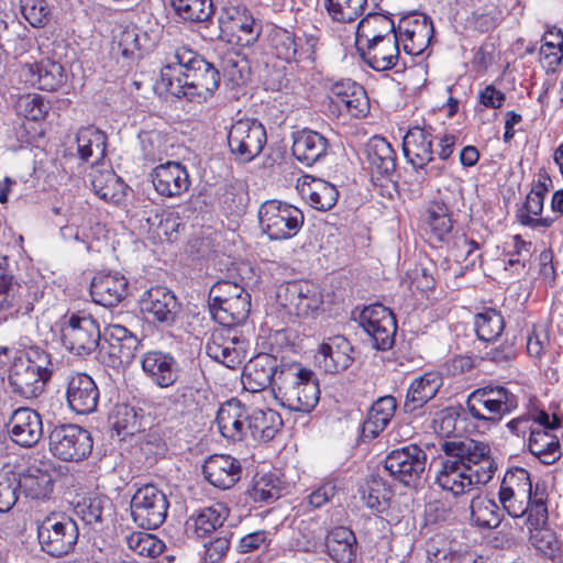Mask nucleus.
Segmentation results:
<instances>
[{"label": "nucleus", "mask_w": 563, "mask_h": 563, "mask_svg": "<svg viewBox=\"0 0 563 563\" xmlns=\"http://www.w3.org/2000/svg\"><path fill=\"white\" fill-rule=\"evenodd\" d=\"M442 460L435 483L453 496L468 493L475 485H485L494 476L497 463L487 443L474 439L444 441Z\"/></svg>", "instance_id": "1"}, {"label": "nucleus", "mask_w": 563, "mask_h": 563, "mask_svg": "<svg viewBox=\"0 0 563 563\" xmlns=\"http://www.w3.org/2000/svg\"><path fill=\"white\" fill-rule=\"evenodd\" d=\"M220 79V71L212 63L185 45L175 47L161 69L165 91L189 101H206L219 88Z\"/></svg>", "instance_id": "2"}, {"label": "nucleus", "mask_w": 563, "mask_h": 563, "mask_svg": "<svg viewBox=\"0 0 563 563\" xmlns=\"http://www.w3.org/2000/svg\"><path fill=\"white\" fill-rule=\"evenodd\" d=\"M251 312V295L243 294L210 311L222 327L212 331L206 344L207 355L228 368L243 363L250 349L249 339L236 328L246 321Z\"/></svg>", "instance_id": "3"}, {"label": "nucleus", "mask_w": 563, "mask_h": 563, "mask_svg": "<svg viewBox=\"0 0 563 563\" xmlns=\"http://www.w3.org/2000/svg\"><path fill=\"white\" fill-rule=\"evenodd\" d=\"M548 494L541 483L533 487L530 473L523 467L509 468L500 483L498 503L511 518L527 516V525L538 527L548 521Z\"/></svg>", "instance_id": "4"}, {"label": "nucleus", "mask_w": 563, "mask_h": 563, "mask_svg": "<svg viewBox=\"0 0 563 563\" xmlns=\"http://www.w3.org/2000/svg\"><path fill=\"white\" fill-rule=\"evenodd\" d=\"M55 372L52 354L37 345L19 350L11 362L8 382L11 391L25 399L41 396Z\"/></svg>", "instance_id": "5"}, {"label": "nucleus", "mask_w": 563, "mask_h": 563, "mask_svg": "<svg viewBox=\"0 0 563 563\" xmlns=\"http://www.w3.org/2000/svg\"><path fill=\"white\" fill-rule=\"evenodd\" d=\"M274 397L289 410L310 412L320 398L318 379L311 369L300 363L282 364L274 387Z\"/></svg>", "instance_id": "6"}, {"label": "nucleus", "mask_w": 563, "mask_h": 563, "mask_svg": "<svg viewBox=\"0 0 563 563\" xmlns=\"http://www.w3.org/2000/svg\"><path fill=\"white\" fill-rule=\"evenodd\" d=\"M519 407V398L509 388L488 384L473 390L466 400L470 416L484 427L497 426Z\"/></svg>", "instance_id": "7"}, {"label": "nucleus", "mask_w": 563, "mask_h": 563, "mask_svg": "<svg viewBox=\"0 0 563 563\" xmlns=\"http://www.w3.org/2000/svg\"><path fill=\"white\" fill-rule=\"evenodd\" d=\"M265 37L272 53L287 63H295L302 69H313L316 52L319 45V31L305 33L303 42L298 41L291 31L268 24L265 27Z\"/></svg>", "instance_id": "8"}, {"label": "nucleus", "mask_w": 563, "mask_h": 563, "mask_svg": "<svg viewBox=\"0 0 563 563\" xmlns=\"http://www.w3.org/2000/svg\"><path fill=\"white\" fill-rule=\"evenodd\" d=\"M278 311L288 321L307 318L318 312L323 305L319 285L309 280H292L279 285L276 292Z\"/></svg>", "instance_id": "9"}, {"label": "nucleus", "mask_w": 563, "mask_h": 563, "mask_svg": "<svg viewBox=\"0 0 563 563\" xmlns=\"http://www.w3.org/2000/svg\"><path fill=\"white\" fill-rule=\"evenodd\" d=\"M77 523L63 514H49L37 521V541L41 550L52 558L70 553L78 541Z\"/></svg>", "instance_id": "10"}, {"label": "nucleus", "mask_w": 563, "mask_h": 563, "mask_svg": "<svg viewBox=\"0 0 563 563\" xmlns=\"http://www.w3.org/2000/svg\"><path fill=\"white\" fill-rule=\"evenodd\" d=\"M92 448L93 440L90 432L79 424H56L49 431L48 449L59 461L81 462L91 454Z\"/></svg>", "instance_id": "11"}, {"label": "nucleus", "mask_w": 563, "mask_h": 563, "mask_svg": "<svg viewBox=\"0 0 563 563\" xmlns=\"http://www.w3.org/2000/svg\"><path fill=\"white\" fill-rule=\"evenodd\" d=\"M258 220L263 233L271 240H288L300 231L303 213L292 205L267 200L260 207Z\"/></svg>", "instance_id": "12"}, {"label": "nucleus", "mask_w": 563, "mask_h": 563, "mask_svg": "<svg viewBox=\"0 0 563 563\" xmlns=\"http://www.w3.org/2000/svg\"><path fill=\"white\" fill-rule=\"evenodd\" d=\"M62 343L73 354L85 357L100 345L97 320L85 312L73 313L62 325Z\"/></svg>", "instance_id": "13"}, {"label": "nucleus", "mask_w": 563, "mask_h": 563, "mask_svg": "<svg viewBox=\"0 0 563 563\" xmlns=\"http://www.w3.org/2000/svg\"><path fill=\"white\" fill-rule=\"evenodd\" d=\"M267 142L264 125L255 119L234 122L228 133V145L235 161L250 163L263 151Z\"/></svg>", "instance_id": "14"}, {"label": "nucleus", "mask_w": 563, "mask_h": 563, "mask_svg": "<svg viewBox=\"0 0 563 563\" xmlns=\"http://www.w3.org/2000/svg\"><path fill=\"white\" fill-rule=\"evenodd\" d=\"M168 507L166 494L152 484L140 487L131 499L133 521L147 530L157 529L164 523Z\"/></svg>", "instance_id": "15"}, {"label": "nucleus", "mask_w": 563, "mask_h": 563, "mask_svg": "<svg viewBox=\"0 0 563 563\" xmlns=\"http://www.w3.org/2000/svg\"><path fill=\"white\" fill-rule=\"evenodd\" d=\"M427 453L417 444L393 450L385 459V470L406 486H416L426 471Z\"/></svg>", "instance_id": "16"}, {"label": "nucleus", "mask_w": 563, "mask_h": 563, "mask_svg": "<svg viewBox=\"0 0 563 563\" xmlns=\"http://www.w3.org/2000/svg\"><path fill=\"white\" fill-rule=\"evenodd\" d=\"M358 323L371 338L373 347L379 351L391 349L397 331L391 310L380 303L371 305L361 311Z\"/></svg>", "instance_id": "17"}, {"label": "nucleus", "mask_w": 563, "mask_h": 563, "mask_svg": "<svg viewBox=\"0 0 563 563\" xmlns=\"http://www.w3.org/2000/svg\"><path fill=\"white\" fill-rule=\"evenodd\" d=\"M563 428V416L547 415V421L541 423L532 437H528L527 450L543 465H553L562 457V446L556 430Z\"/></svg>", "instance_id": "18"}, {"label": "nucleus", "mask_w": 563, "mask_h": 563, "mask_svg": "<svg viewBox=\"0 0 563 563\" xmlns=\"http://www.w3.org/2000/svg\"><path fill=\"white\" fill-rule=\"evenodd\" d=\"M143 313L163 327H172L180 312V302L175 294L164 286L151 287L140 300Z\"/></svg>", "instance_id": "19"}, {"label": "nucleus", "mask_w": 563, "mask_h": 563, "mask_svg": "<svg viewBox=\"0 0 563 563\" xmlns=\"http://www.w3.org/2000/svg\"><path fill=\"white\" fill-rule=\"evenodd\" d=\"M66 401L77 415H90L97 410L100 393L96 382L84 372H71L66 377Z\"/></svg>", "instance_id": "20"}, {"label": "nucleus", "mask_w": 563, "mask_h": 563, "mask_svg": "<svg viewBox=\"0 0 563 563\" xmlns=\"http://www.w3.org/2000/svg\"><path fill=\"white\" fill-rule=\"evenodd\" d=\"M433 23L426 14H411L399 20L397 37L408 55L418 56L430 45Z\"/></svg>", "instance_id": "21"}, {"label": "nucleus", "mask_w": 563, "mask_h": 563, "mask_svg": "<svg viewBox=\"0 0 563 563\" xmlns=\"http://www.w3.org/2000/svg\"><path fill=\"white\" fill-rule=\"evenodd\" d=\"M139 345L140 340L128 328L118 323L104 328L101 350L109 355L112 366L130 364Z\"/></svg>", "instance_id": "22"}, {"label": "nucleus", "mask_w": 563, "mask_h": 563, "mask_svg": "<svg viewBox=\"0 0 563 563\" xmlns=\"http://www.w3.org/2000/svg\"><path fill=\"white\" fill-rule=\"evenodd\" d=\"M282 364L275 356L267 353L254 356L244 367L242 376L244 388L251 393H257L272 387L274 393Z\"/></svg>", "instance_id": "23"}, {"label": "nucleus", "mask_w": 563, "mask_h": 563, "mask_svg": "<svg viewBox=\"0 0 563 563\" xmlns=\"http://www.w3.org/2000/svg\"><path fill=\"white\" fill-rule=\"evenodd\" d=\"M151 178L155 190L167 198L181 196L191 185L187 168L172 161L157 165L151 173Z\"/></svg>", "instance_id": "24"}, {"label": "nucleus", "mask_w": 563, "mask_h": 563, "mask_svg": "<svg viewBox=\"0 0 563 563\" xmlns=\"http://www.w3.org/2000/svg\"><path fill=\"white\" fill-rule=\"evenodd\" d=\"M353 346L342 335L324 340L318 349L316 361L324 372L336 374L347 369L354 361Z\"/></svg>", "instance_id": "25"}, {"label": "nucleus", "mask_w": 563, "mask_h": 563, "mask_svg": "<svg viewBox=\"0 0 563 563\" xmlns=\"http://www.w3.org/2000/svg\"><path fill=\"white\" fill-rule=\"evenodd\" d=\"M128 279L118 272L97 273L90 284L93 302L103 307L118 306L128 295Z\"/></svg>", "instance_id": "26"}, {"label": "nucleus", "mask_w": 563, "mask_h": 563, "mask_svg": "<svg viewBox=\"0 0 563 563\" xmlns=\"http://www.w3.org/2000/svg\"><path fill=\"white\" fill-rule=\"evenodd\" d=\"M8 431L13 442L23 448H31L37 444L43 435L42 418L31 408H19L8 422Z\"/></svg>", "instance_id": "27"}, {"label": "nucleus", "mask_w": 563, "mask_h": 563, "mask_svg": "<svg viewBox=\"0 0 563 563\" xmlns=\"http://www.w3.org/2000/svg\"><path fill=\"white\" fill-rule=\"evenodd\" d=\"M202 474L212 486L225 490L240 481L242 466L240 461L231 455L214 454L205 461Z\"/></svg>", "instance_id": "28"}, {"label": "nucleus", "mask_w": 563, "mask_h": 563, "mask_svg": "<svg viewBox=\"0 0 563 563\" xmlns=\"http://www.w3.org/2000/svg\"><path fill=\"white\" fill-rule=\"evenodd\" d=\"M145 375L158 387L173 386L179 376V365L175 357L162 351H148L141 357Z\"/></svg>", "instance_id": "29"}, {"label": "nucleus", "mask_w": 563, "mask_h": 563, "mask_svg": "<svg viewBox=\"0 0 563 563\" xmlns=\"http://www.w3.org/2000/svg\"><path fill=\"white\" fill-rule=\"evenodd\" d=\"M407 162L416 169H423L433 161V135L430 128L413 126L402 140Z\"/></svg>", "instance_id": "30"}, {"label": "nucleus", "mask_w": 563, "mask_h": 563, "mask_svg": "<svg viewBox=\"0 0 563 563\" xmlns=\"http://www.w3.org/2000/svg\"><path fill=\"white\" fill-rule=\"evenodd\" d=\"M249 413L244 405L236 398L225 401L217 412V424L220 433L228 440L239 442L249 433Z\"/></svg>", "instance_id": "31"}, {"label": "nucleus", "mask_w": 563, "mask_h": 563, "mask_svg": "<svg viewBox=\"0 0 563 563\" xmlns=\"http://www.w3.org/2000/svg\"><path fill=\"white\" fill-rule=\"evenodd\" d=\"M22 76L32 86L46 91L58 90L67 79L64 66L49 58L25 64L22 67Z\"/></svg>", "instance_id": "32"}, {"label": "nucleus", "mask_w": 563, "mask_h": 563, "mask_svg": "<svg viewBox=\"0 0 563 563\" xmlns=\"http://www.w3.org/2000/svg\"><path fill=\"white\" fill-rule=\"evenodd\" d=\"M399 40L397 35L387 36L378 41L362 45L363 60L376 71H386L396 67L400 57Z\"/></svg>", "instance_id": "33"}, {"label": "nucleus", "mask_w": 563, "mask_h": 563, "mask_svg": "<svg viewBox=\"0 0 563 563\" xmlns=\"http://www.w3.org/2000/svg\"><path fill=\"white\" fill-rule=\"evenodd\" d=\"M366 159L372 178L391 180L396 172V152L387 140L375 135L368 140L365 147Z\"/></svg>", "instance_id": "34"}, {"label": "nucleus", "mask_w": 563, "mask_h": 563, "mask_svg": "<svg viewBox=\"0 0 563 563\" xmlns=\"http://www.w3.org/2000/svg\"><path fill=\"white\" fill-rule=\"evenodd\" d=\"M292 139V155L306 166L313 165L328 154L329 141L317 131L303 129L294 133Z\"/></svg>", "instance_id": "35"}, {"label": "nucleus", "mask_w": 563, "mask_h": 563, "mask_svg": "<svg viewBox=\"0 0 563 563\" xmlns=\"http://www.w3.org/2000/svg\"><path fill=\"white\" fill-rule=\"evenodd\" d=\"M443 384L438 372H427L416 377L409 385L404 401V411L415 413L432 400Z\"/></svg>", "instance_id": "36"}, {"label": "nucleus", "mask_w": 563, "mask_h": 563, "mask_svg": "<svg viewBox=\"0 0 563 563\" xmlns=\"http://www.w3.org/2000/svg\"><path fill=\"white\" fill-rule=\"evenodd\" d=\"M327 554L335 563H356L357 540L354 532L346 527L332 528L325 537Z\"/></svg>", "instance_id": "37"}, {"label": "nucleus", "mask_w": 563, "mask_h": 563, "mask_svg": "<svg viewBox=\"0 0 563 563\" xmlns=\"http://www.w3.org/2000/svg\"><path fill=\"white\" fill-rule=\"evenodd\" d=\"M331 93L338 104L343 107L352 117H365L369 110V102L365 89L351 79L338 81L332 85Z\"/></svg>", "instance_id": "38"}, {"label": "nucleus", "mask_w": 563, "mask_h": 563, "mask_svg": "<svg viewBox=\"0 0 563 563\" xmlns=\"http://www.w3.org/2000/svg\"><path fill=\"white\" fill-rule=\"evenodd\" d=\"M467 510L471 523L482 529L498 528L506 512L499 503L483 494L471 499Z\"/></svg>", "instance_id": "39"}, {"label": "nucleus", "mask_w": 563, "mask_h": 563, "mask_svg": "<svg viewBox=\"0 0 563 563\" xmlns=\"http://www.w3.org/2000/svg\"><path fill=\"white\" fill-rule=\"evenodd\" d=\"M300 194L312 208L319 211L332 209L339 198V191L334 185L310 176H305Z\"/></svg>", "instance_id": "40"}, {"label": "nucleus", "mask_w": 563, "mask_h": 563, "mask_svg": "<svg viewBox=\"0 0 563 563\" xmlns=\"http://www.w3.org/2000/svg\"><path fill=\"white\" fill-rule=\"evenodd\" d=\"M79 158L91 165L100 162L106 155L107 135L95 125L82 126L76 135Z\"/></svg>", "instance_id": "41"}, {"label": "nucleus", "mask_w": 563, "mask_h": 563, "mask_svg": "<svg viewBox=\"0 0 563 563\" xmlns=\"http://www.w3.org/2000/svg\"><path fill=\"white\" fill-rule=\"evenodd\" d=\"M25 497L34 500L48 499L54 490V479L47 468L29 466L18 479Z\"/></svg>", "instance_id": "42"}, {"label": "nucleus", "mask_w": 563, "mask_h": 563, "mask_svg": "<svg viewBox=\"0 0 563 563\" xmlns=\"http://www.w3.org/2000/svg\"><path fill=\"white\" fill-rule=\"evenodd\" d=\"M156 44V38L140 29H125L121 32L118 48L123 62L130 66L150 52Z\"/></svg>", "instance_id": "43"}, {"label": "nucleus", "mask_w": 563, "mask_h": 563, "mask_svg": "<svg viewBox=\"0 0 563 563\" xmlns=\"http://www.w3.org/2000/svg\"><path fill=\"white\" fill-rule=\"evenodd\" d=\"M229 516V509L223 504H214L192 514L187 522V530H191L197 538H205L222 527Z\"/></svg>", "instance_id": "44"}, {"label": "nucleus", "mask_w": 563, "mask_h": 563, "mask_svg": "<svg viewBox=\"0 0 563 563\" xmlns=\"http://www.w3.org/2000/svg\"><path fill=\"white\" fill-rule=\"evenodd\" d=\"M397 408V401L394 396H384L378 398L367 412V417L362 426L363 435L374 439L379 435L393 419Z\"/></svg>", "instance_id": "45"}, {"label": "nucleus", "mask_w": 563, "mask_h": 563, "mask_svg": "<svg viewBox=\"0 0 563 563\" xmlns=\"http://www.w3.org/2000/svg\"><path fill=\"white\" fill-rule=\"evenodd\" d=\"M397 35L391 18L383 13H368L357 24L356 41L361 45Z\"/></svg>", "instance_id": "46"}, {"label": "nucleus", "mask_w": 563, "mask_h": 563, "mask_svg": "<svg viewBox=\"0 0 563 563\" xmlns=\"http://www.w3.org/2000/svg\"><path fill=\"white\" fill-rule=\"evenodd\" d=\"M282 426L280 415L273 409H254L249 416L247 429L254 440H273Z\"/></svg>", "instance_id": "47"}, {"label": "nucleus", "mask_w": 563, "mask_h": 563, "mask_svg": "<svg viewBox=\"0 0 563 563\" xmlns=\"http://www.w3.org/2000/svg\"><path fill=\"white\" fill-rule=\"evenodd\" d=\"M113 512V505L110 498L106 496H96L84 499L77 506V514L80 516L85 525L91 529L100 531Z\"/></svg>", "instance_id": "48"}, {"label": "nucleus", "mask_w": 563, "mask_h": 563, "mask_svg": "<svg viewBox=\"0 0 563 563\" xmlns=\"http://www.w3.org/2000/svg\"><path fill=\"white\" fill-rule=\"evenodd\" d=\"M220 66L224 81L232 88L245 85L251 78L250 60L236 49L228 51L221 57Z\"/></svg>", "instance_id": "49"}, {"label": "nucleus", "mask_w": 563, "mask_h": 563, "mask_svg": "<svg viewBox=\"0 0 563 563\" xmlns=\"http://www.w3.org/2000/svg\"><path fill=\"white\" fill-rule=\"evenodd\" d=\"M547 415L543 409L531 408L510 419L505 427L512 437L521 439L526 446L528 437H532L539 426L547 421Z\"/></svg>", "instance_id": "50"}, {"label": "nucleus", "mask_w": 563, "mask_h": 563, "mask_svg": "<svg viewBox=\"0 0 563 563\" xmlns=\"http://www.w3.org/2000/svg\"><path fill=\"white\" fill-rule=\"evenodd\" d=\"M367 0H324L328 15L339 23H353L363 13Z\"/></svg>", "instance_id": "51"}, {"label": "nucleus", "mask_w": 563, "mask_h": 563, "mask_svg": "<svg viewBox=\"0 0 563 563\" xmlns=\"http://www.w3.org/2000/svg\"><path fill=\"white\" fill-rule=\"evenodd\" d=\"M427 223L430 228V239L443 242L452 231L448 206L443 202H432L427 210Z\"/></svg>", "instance_id": "52"}, {"label": "nucleus", "mask_w": 563, "mask_h": 563, "mask_svg": "<svg viewBox=\"0 0 563 563\" xmlns=\"http://www.w3.org/2000/svg\"><path fill=\"white\" fill-rule=\"evenodd\" d=\"M474 325L479 340L492 342L503 333L505 321L498 310L489 308L475 316Z\"/></svg>", "instance_id": "53"}, {"label": "nucleus", "mask_w": 563, "mask_h": 563, "mask_svg": "<svg viewBox=\"0 0 563 563\" xmlns=\"http://www.w3.org/2000/svg\"><path fill=\"white\" fill-rule=\"evenodd\" d=\"M246 494L253 503L272 504L280 497L279 481L273 474L255 477Z\"/></svg>", "instance_id": "54"}, {"label": "nucleus", "mask_w": 563, "mask_h": 563, "mask_svg": "<svg viewBox=\"0 0 563 563\" xmlns=\"http://www.w3.org/2000/svg\"><path fill=\"white\" fill-rule=\"evenodd\" d=\"M142 156L150 163L162 162L168 156L167 137L158 131H143L139 134Z\"/></svg>", "instance_id": "55"}, {"label": "nucleus", "mask_w": 563, "mask_h": 563, "mask_svg": "<svg viewBox=\"0 0 563 563\" xmlns=\"http://www.w3.org/2000/svg\"><path fill=\"white\" fill-rule=\"evenodd\" d=\"M176 14L185 21L205 22L213 13L212 0H172Z\"/></svg>", "instance_id": "56"}, {"label": "nucleus", "mask_w": 563, "mask_h": 563, "mask_svg": "<svg viewBox=\"0 0 563 563\" xmlns=\"http://www.w3.org/2000/svg\"><path fill=\"white\" fill-rule=\"evenodd\" d=\"M247 202V190L240 181L227 184L219 196V203L221 208L230 214L243 213L246 209Z\"/></svg>", "instance_id": "57"}, {"label": "nucleus", "mask_w": 563, "mask_h": 563, "mask_svg": "<svg viewBox=\"0 0 563 563\" xmlns=\"http://www.w3.org/2000/svg\"><path fill=\"white\" fill-rule=\"evenodd\" d=\"M543 526L544 525L538 527L528 526L531 531H534L531 534V542L544 556L554 560L562 554L563 542L554 531Z\"/></svg>", "instance_id": "58"}, {"label": "nucleus", "mask_w": 563, "mask_h": 563, "mask_svg": "<svg viewBox=\"0 0 563 563\" xmlns=\"http://www.w3.org/2000/svg\"><path fill=\"white\" fill-rule=\"evenodd\" d=\"M543 202L544 199L537 197V195L528 194L522 208L517 212L518 221L522 225L532 229L550 228L554 222L553 219L549 217L537 218L543 210Z\"/></svg>", "instance_id": "59"}, {"label": "nucleus", "mask_w": 563, "mask_h": 563, "mask_svg": "<svg viewBox=\"0 0 563 563\" xmlns=\"http://www.w3.org/2000/svg\"><path fill=\"white\" fill-rule=\"evenodd\" d=\"M479 245L473 240H468L465 234H459L453 238L449 247L450 256L457 263H465V268L473 267L476 260L481 257L477 253Z\"/></svg>", "instance_id": "60"}, {"label": "nucleus", "mask_w": 563, "mask_h": 563, "mask_svg": "<svg viewBox=\"0 0 563 563\" xmlns=\"http://www.w3.org/2000/svg\"><path fill=\"white\" fill-rule=\"evenodd\" d=\"M126 544L133 552L147 558H155L162 554L164 543L154 534L135 531L126 537Z\"/></svg>", "instance_id": "61"}, {"label": "nucleus", "mask_w": 563, "mask_h": 563, "mask_svg": "<svg viewBox=\"0 0 563 563\" xmlns=\"http://www.w3.org/2000/svg\"><path fill=\"white\" fill-rule=\"evenodd\" d=\"M19 112L32 121L44 120L51 110V103L38 93L22 96L18 101Z\"/></svg>", "instance_id": "62"}, {"label": "nucleus", "mask_w": 563, "mask_h": 563, "mask_svg": "<svg viewBox=\"0 0 563 563\" xmlns=\"http://www.w3.org/2000/svg\"><path fill=\"white\" fill-rule=\"evenodd\" d=\"M543 44L540 55L548 60L550 67L558 66L563 57V32L561 29L552 27L543 35Z\"/></svg>", "instance_id": "63"}, {"label": "nucleus", "mask_w": 563, "mask_h": 563, "mask_svg": "<svg viewBox=\"0 0 563 563\" xmlns=\"http://www.w3.org/2000/svg\"><path fill=\"white\" fill-rule=\"evenodd\" d=\"M456 506L452 499H434L426 505V519L430 523L453 522L457 519Z\"/></svg>", "instance_id": "64"}]
</instances>
